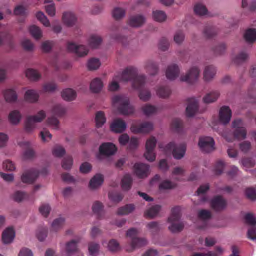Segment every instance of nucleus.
Here are the masks:
<instances>
[{
	"mask_svg": "<svg viewBox=\"0 0 256 256\" xmlns=\"http://www.w3.org/2000/svg\"><path fill=\"white\" fill-rule=\"evenodd\" d=\"M62 19L64 22L68 26H74L76 22V17L70 12H65L63 14Z\"/></svg>",
	"mask_w": 256,
	"mask_h": 256,
	"instance_id": "5701e85b",
	"label": "nucleus"
},
{
	"mask_svg": "<svg viewBox=\"0 0 256 256\" xmlns=\"http://www.w3.org/2000/svg\"><path fill=\"white\" fill-rule=\"evenodd\" d=\"M95 121L97 128H101L104 124L106 122V118L104 112L98 111L96 113Z\"/></svg>",
	"mask_w": 256,
	"mask_h": 256,
	"instance_id": "58836bf2",
	"label": "nucleus"
},
{
	"mask_svg": "<svg viewBox=\"0 0 256 256\" xmlns=\"http://www.w3.org/2000/svg\"><path fill=\"white\" fill-rule=\"evenodd\" d=\"M15 236V232L12 228H7L2 232V241L4 244L11 243Z\"/></svg>",
	"mask_w": 256,
	"mask_h": 256,
	"instance_id": "6ab92c4d",
	"label": "nucleus"
},
{
	"mask_svg": "<svg viewBox=\"0 0 256 256\" xmlns=\"http://www.w3.org/2000/svg\"><path fill=\"white\" fill-rule=\"evenodd\" d=\"M47 234L48 229L46 228H42L37 230L36 236L40 242H43L47 236Z\"/></svg>",
	"mask_w": 256,
	"mask_h": 256,
	"instance_id": "338daca9",
	"label": "nucleus"
},
{
	"mask_svg": "<svg viewBox=\"0 0 256 256\" xmlns=\"http://www.w3.org/2000/svg\"><path fill=\"white\" fill-rule=\"evenodd\" d=\"M111 38L121 43L124 46H126L128 45V39L125 36L119 34H112L111 36Z\"/></svg>",
	"mask_w": 256,
	"mask_h": 256,
	"instance_id": "5fc2aeb1",
	"label": "nucleus"
},
{
	"mask_svg": "<svg viewBox=\"0 0 256 256\" xmlns=\"http://www.w3.org/2000/svg\"><path fill=\"white\" fill-rule=\"evenodd\" d=\"M135 208L133 204H127L124 206L120 208L117 212L118 215H126L130 214L134 210Z\"/></svg>",
	"mask_w": 256,
	"mask_h": 256,
	"instance_id": "4c0bfd02",
	"label": "nucleus"
},
{
	"mask_svg": "<svg viewBox=\"0 0 256 256\" xmlns=\"http://www.w3.org/2000/svg\"><path fill=\"white\" fill-rule=\"evenodd\" d=\"M152 18L155 21L163 22L166 20V15L162 10H156L152 12Z\"/></svg>",
	"mask_w": 256,
	"mask_h": 256,
	"instance_id": "c03bdc74",
	"label": "nucleus"
},
{
	"mask_svg": "<svg viewBox=\"0 0 256 256\" xmlns=\"http://www.w3.org/2000/svg\"><path fill=\"white\" fill-rule=\"evenodd\" d=\"M146 68L150 71L152 76L156 74L158 72V64L152 61H148L146 65Z\"/></svg>",
	"mask_w": 256,
	"mask_h": 256,
	"instance_id": "3c124183",
	"label": "nucleus"
},
{
	"mask_svg": "<svg viewBox=\"0 0 256 256\" xmlns=\"http://www.w3.org/2000/svg\"><path fill=\"white\" fill-rule=\"evenodd\" d=\"M156 92L158 97L165 98L170 96L171 91L168 86H160L157 89Z\"/></svg>",
	"mask_w": 256,
	"mask_h": 256,
	"instance_id": "79ce46f5",
	"label": "nucleus"
},
{
	"mask_svg": "<svg viewBox=\"0 0 256 256\" xmlns=\"http://www.w3.org/2000/svg\"><path fill=\"white\" fill-rule=\"evenodd\" d=\"M216 72V68L213 66H206L204 72V78L206 81L212 80Z\"/></svg>",
	"mask_w": 256,
	"mask_h": 256,
	"instance_id": "cd10ccee",
	"label": "nucleus"
},
{
	"mask_svg": "<svg viewBox=\"0 0 256 256\" xmlns=\"http://www.w3.org/2000/svg\"><path fill=\"white\" fill-rule=\"evenodd\" d=\"M117 150L116 146L112 142H104L99 148V154L96 156L97 158L102 160V156H110L114 154Z\"/></svg>",
	"mask_w": 256,
	"mask_h": 256,
	"instance_id": "9d476101",
	"label": "nucleus"
},
{
	"mask_svg": "<svg viewBox=\"0 0 256 256\" xmlns=\"http://www.w3.org/2000/svg\"><path fill=\"white\" fill-rule=\"evenodd\" d=\"M218 32V28L212 25L208 24L206 26L203 34L204 36L208 39L213 38Z\"/></svg>",
	"mask_w": 256,
	"mask_h": 256,
	"instance_id": "412c9836",
	"label": "nucleus"
},
{
	"mask_svg": "<svg viewBox=\"0 0 256 256\" xmlns=\"http://www.w3.org/2000/svg\"><path fill=\"white\" fill-rule=\"evenodd\" d=\"M45 117L46 113L42 110L39 111L36 115L28 116L24 124L25 130L32 132L35 128L34 123L42 122Z\"/></svg>",
	"mask_w": 256,
	"mask_h": 256,
	"instance_id": "39448f33",
	"label": "nucleus"
},
{
	"mask_svg": "<svg viewBox=\"0 0 256 256\" xmlns=\"http://www.w3.org/2000/svg\"><path fill=\"white\" fill-rule=\"evenodd\" d=\"M24 98L26 101L31 102H36L38 98V94L35 90H28L26 92Z\"/></svg>",
	"mask_w": 256,
	"mask_h": 256,
	"instance_id": "7c9ffc66",
	"label": "nucleus"
},
{
	"mask_svg": "<svg viewBox=\"0 0 256 256\" xmlns=\"http://www.w3.org/2000/svg\"><path fill=\"white\" fill-rule=\"evenodd\" d=\"M102 42V38L96 34L91 35L88 40V44L89 46L92 48H98Z\"/></svg>",
	"mask_w": 256,
	"mask_h": 256,
	"instance_id": "bb28decb",
	"label": "nucleus"
},
{
	"mask_svg": "<svg viewBox=\"0 0 256 256\" xmlns=\"http://www.w3.org/2000/svg\"><path fill=\"white\" fill-rule=\"evenodd\" d=\"M28 195L24 192L20 190L16 191L12 196L13 200L16 202H21L24 199L26 198Z\"/></svg>",
	"mask_w": 256,
	"mask_h": 256,
	"instance_id": "13d9d810",
	"label": "nucleus"
},
{
	"mask_svg": "<svg viewBox=\"0 0 256 256\" xmlns=\"http://www.w3.org/2000/svg\"><path fill=\"white\" fill-rule=\"evenodd\" d=\"M126 128V124L121 119L114 120L110 126L111 130L116 133L124 132Z\"/></svg>",
	"mask_w": 256,
	"mask_h": 256,
	"instance_id": "a211bd4d",
	"label": "nucleus"
},
{
	"mask_svg": "<svg viewBox=\"0 0 256 256\" xmlns=\"http://www.w3.org/2000/svg\"><path fill=\"white\" fill-rule=\"evenodd\" d=\"M246 222L252 226H256V218L254 215L250 212L246 213L244 216Z\"/></svg>",
	"mask_w": 256,
	"mask_h": 256,
	"instance_id": "e2e57ef3",
	"label": "nucleus"
},
{
	"mask_svg": "<svg viewBox=\"0 0 256 256\" xmlns=\"http://www.w3.org/2000/svg\"><path fill=\"white\" fill-rule=\"evenodd\" d=\"M62 98L66 101H72L76 98V92L70 88H67L64 90L61 94Z\"/></svg>",
	"mask_w": 256,
	"mask_h": 256,
	"instance_id": "393cba45",
	"label": "nucleus"
},
{
	"mask_svg": "<svg viewBox=\"0 0 256 256\" xmlns=\"http://www.w3.org/2000/svg\"><path fill=\"white\" fill-rule=\"evenodd\" d=\"M200 70L198 68L193 66L186 75L181 76L180 80L189 84H193L198 80Z\"/></svg>",
	"mask_w": 256,
	"mask_h": 256,
	"instance_id": "f8f14e48",
	"label": "nucleus"
},
{
	"mask_svg": "<svg viewBox=\"0 0 256 256\" xmlns=\"http://www.w3.org/2000/svg\"><path fill=\"white\" fill-rule=\"evenodd\" d=\"M112 14L114 19L120 20L125 16L126 12L122 8L116 7L114 9Z\"/></svg>",
	"mask_w": 256,
	"mask_h": 256,
	"instance_id": "6e6d98bb",
	"label": "nucleus"
},
{
	"mask_svg": "<svg viewBox=\"0 0 256 256\" xmlns=\"http://www.w3.org/2000/svg\"><path fill=\"white\" fill-rule=\"evenodd\" d=\"M232 112L228 106H222L219 112V120L224 125L228 124L231 118Z\"/></svg>",
	"mask_w": 256,
	"mask_h": 256,
	"instance_id": "4468645a",
	"label": "nucleus"
},
{
	"mask_svg": "<svg viewBox=\"0 0 256 256\" xmlns=\"http://www.w3.org/2000/svg\"><path fill=\"white\" fill-rule=\"evenodd\" d=\"M188 104L186 109V115L188 118L193 117L198 108V102L196 98L192 97L186 99Z\"/></svg>",
	"mask_w": 256,
	"mask_h": 256,
	"instance_id": "9b49d317",
	"label": "nucleus"
},
{
	"mask_svg": "<svg viewBox=\"0 0 256 256\" xmlns=\"http://www.w3.org/2000/svg\"><path fill=\"white\" fill-rule=\"evenodd\" d=\"M244 194L248 198L252 200H256V190L253 188H246Z\"/></svg>",
	"mask_w": 256,
	"mask_h": 256,
	"instance_id": "bf43d9fd",
	"label": "nucleus"
},
{
	"mask_svg": "<svg viewBox=\"0 0 256 256\" xmlns=\"http://www.w3.org/2000/svg\"><path fill=\"white\" fill-rule=\"evenodd\" d=\"M234 138L238 140H244L246 138V130L244 127L237 128L232 132Z\"/></svg>",
	"mask_w": 256,
	"mask_h": 256,
	"instance_id": "e433bc0d",
	"label": "nucleus"
},
{
	"mask_svg": "<svg viewBox=\"0 0 256 256\" xmlns=\"http://www.w3.org/2000/svg\"><path fill=\"white\" fill-rule=\"evenodd\" d=\"M119 80L121 82H131L134 88L139 91L138 97L144 102L148 101L151 94L148 90H143L146 77L144 74H138V70L134 66H128L120 74Z\"/></svg>",
	"mask_w": 256,
	"mask_h": 256,
	"instance_id": "f257e3e1",
	"label": "nucleus"
},
{
	"mask_svg": "<svg viewBox=\"0 0 256 256\" xmlns=\"http://www.w3.org/2000/svg\"><path fill=\"white\" fill-rule=\"evenodd\" d=\"M161 209V206L159 204H156L151 206L146 212L145 214L148 217L154 218L156 216Z\"/></svg>",
	"mask_w": 256,
	"mask_h": 256,
	"instance_id": "de8ad7c7",
	"label": "nucleus"
},
{
	"mask_svg": "<svg viewBox=\"0 0 256 256\" xmlns=\"http://www.w3.org/2000/svg\"><path fill=\"white\" fill-rule=\"evenodd\" d=\"M4 96L8 102H14L17 100L18 96L16 92L12 89H8L4 91Z\"/></svg>",
	"mask_w": 256,
	"mask_h": 256,
	"instance_id": "c9c22d12",
	"label": "nucleus"
},
{
	"mask_svg": "<svg viewBox=\"0 0 256 256\" xmlns=\"http://www.w3.org/2000/svg\"><path fill=\"white\" fill-rule=\"evenodd\" d=\"M28 30L32 36L36 40H38L42 37V32L38 27L33 25L30 26Z\"/></svg>",
	"mask_w": 256,
	"mask_h": 256,
	"instance_id": "8fccbe9b",
	"label": "nucleus"
},
{
	"mask_svg": "<svg viewBox=\"0 0 256 256\" xmlns=\"http://www.w3.org/2000/svg\"><path fill=\"white\" fill-rule=\"evenodd\" d=\"M182 121L178 118H174L172 120L171 127L172 130L178 134L182 133L184 132L182 128Z\"/></svg>",
	"mask_w": 256,
	"mask_h": 256,
	"instance_id": "2f4dec72",
	"label": "nucleus"
},
{
	"mask_svg": "<svg viewBox=\"0 0 256 256\" xmlns=\"http://www.w3.org/2000/svg\"><path fill=\"white\" fill-rule=\"evenodd\" d=\"M132 178L130 174H126L121 180V187L124 191L129 190L132 187Z\"/></svg>",
	"mask_w": 256,
	"mask_h": 256,
	"instance_id": "4be33fe9",
	"label": "nucleus"
},
{
	"mask_svg": "<svg viewBox=\"0 0 256 256\" xmlns=\"http://www.w3.org/2000/svg\"><path fill=\"white\" fill-rule=\"evenodd\" d=\"M47 174L46 168H44L40 172L36 168H32L22 175L21 180L24 183L32 184L35 182L40 174L46 176Z\"/></svg>",
	"mask_w": 256,
	"mask_h": 256,
	"instance_id": "20e7f679",
	"label": "nucleus"
},
{
	"mask_svg": "<svg viewBox=\"0 0 256 256\" xmlns=\"http://www.w3.org/2000/svg\"><path fill=\"white\" fill-rule=\"evenodd\" d=\"M246 41L249 44L253 43L256 41V29L248 28L244 34Z\"/></svg>",
	"mask_w": 256,
	"mask_h": 256,
	"instance_id": "c756f323",
	"label": "nucleus"
},
{
	"mask_svg": "<svg viewBox=\"0 0 256 256\" xmlns=\"http://www.w3.org/2000/svg\"><path fill=\"white\" fill-rule=\"evenodd\" d=\"M149 169V165L142 162H136L134 165V172L139 178L147 177Z\"/></svg>",
	"mask_w": 256,
	"mask_h": 256,
	"instance_id": "ddd939ff",
	"label": "nucleus"
},
{
	"mask_svg": "<svg viewBox=\"0 0 256 256\" xmlns=\"http://www.w3.org/2000/svg\"><path fill=\"white\" fill-rule=\"evenodd\" d=\"M26 75L28 78L32 80H38L40 78V74L33 68H28L26 72Z\"/></svg>",
	"mask_w": 256,
	"mask_h": 256,
	"instance_id": "a18cd8bd",
	"label": "nucleus"
},
{
	"mask_svg": "<svg viewBox=\"0 0 256 256\" xmlns=\"http://www.w3.org/2000/svg\"><path fill=\"white\" fill-rule=\"evenodd\" d=\"M100 246L95 242H90L88 244V252L90 256H95L98 254Z\"/></svg>",
	"mask_w": 256,
	"mask_h": 256,
	"instance_id": "69168bd1",
	"label": "nucleus"
},
{
	"mask_svg": "<svg viewBox=\"0 0 256 256\" xmlns=\"http://www.w3.org/2000/svg\"><path fill=\"white\" fill-rule=\"evenodd\" d=\"M219 93L217 91H214L208 94L203 98V102L206 104H210L215 102L219 96Z\"/></svg>",
	"mask_w": 256,
	"mask_h": 256,
	"instance_id": "a19ab883",
	"label": "nucleus"
},
{
	"mask_svg": "<svg viewBox=\"0 0 256 256\" xmlns=\"http://www.w3.org/2000/svg\"><path fill=\"white\" fill-rule=\"evenodd\" d=\"M248 58V52L245 50H242L234 58L233 62L235 64L239 65L245 62Z\"/></svg>",
	"mask_w": 256,
	"mask_h": 256,
	"instance_id": "a878e982",
	"label": "nucleus"
},
{
	"mask_svg": "<svg viewBox=\"0 0 256 256\" xmlns=\"http://www.w3.org/2000/svg\"><path fill=\"white\" fill-rule=\"evenodd\" d=\"M148 242L144 238H134L132 240L130 246L132 250L146 245Z\"/></svg>",
	"mask_w": 256,
	"mask_h": 256,
	"instance_id": "72a5a7b5",
	"label": "nucleus"
},
{
	"mask_svg": "<svg viewBox=\"0 0 256 256\" xmlns=\"http://www.w3.org/2000/svg\"><path fill=\"white\" fill-rule=\"evenodd\" d=\"M210 205L214 211L220 212L226 208L227 202L222 196L218 195L211 198L210 201Z\"/></svg>",
	"mask_w": 256,
	"mask_h": 256,
	"instance_id": "1a4fd4ad",
	"label": "nucleus"
},
{
	"mask_svg": "<svg viewBox=\"0 0 256 256\" xmlns=\"http://www.w3.org/2000/svg\"><path fill=\"white\" fill-rule=\"evenodd\" d=\"M100 65V62L98 58H92L90 59L87 64V66L90 70L98 69Z\"/></svg>",
	"mask_w": 256,
	"mask_h": 256,
	"instance_id": "864d4df0",
	"label": "nucleus"
},
{
	"mask_svg": "<svg viewBox=\"0 0 256 256\" xmlns=\"http://www.w3.org/2000/svg\"><path fill=\"white\" fill-rule=\"evenodd\" d=\"M36 18L40 21L44 26H49L50 23L46 16L42 12H38L36 14Z\"/></svg>",
	"mask_w": 256,
	"mask_h": 256,
	"instance_id": "0e129e2a",
	"label": "nucleus"
},
{
	"mask_svg": "<svg viewBox=\"0 0 256 256\" xmlns=\"http://www.w3.org/2000/svg\"><path fill=\"white\" fill-rule=\"evenodd\" d=\"M146 22V18L142 14H136L130 16L129 18L128 24L133 28L141 26Z\"/></svg>",
	"mask_w": 256,
	"mask_h": 256,
	"instance_id": "f3484780",
	"label": "nucleus"
},
{
	"mask_svg": "<svg viewBox=\"0 0 256 256\" xmlns=\"http://www.w3.org/2000/svg\"><path fill=\"white\" fill-rule=\"evenodd\" d=\"M180 208L178 206L172 208L170 216L168 218V222L180 221Z\"/></svg>",
	"mask_w": 256,
	"mask_h": 256,
	"instance_id": "f704fd0d",
	"label": "nucleus"
},
{
	"mask_svg": "<svg viewBox=\"0 0 256 256\" xmlns=\"http://www.w3.org/2000/svg\"><path fill=\"white\" fill-rule=\"evenodd\" d=\"M112 100L114 105L118 106V110L120 114L128 116L134 112V107L130 104L129 98L125 95H115Z\"/></svg>",
	"mask_w": 256,
	"mask_h": 256,
	"instance_id": "f03ea898",
	"label": "nucleus"
},
{
	"mask_svg": "<svg viewBox=\"0 0 256 256\" xmlns=\"http://www.w3.org/2000/svg\"><path fill=\"white\" fill-rule=\"evenodd\" d=\"M134 133H148L153 129V124L150 122H144L138 126H132L130 128Z\"/></svg>",
	"mask_w": 256,
	"mask_h": 256,
	"instance_id": "2eb2a0df",
	"label": "nucleus"
},
{
	"mask_svg": "<svg viewBox=\"0 0 256 256\" xmlns=\"http://www.w3.org/2000/svg\"><path fill=\"white\" fill-rule=\"evenodd\" d=\"M103 87L102 80L98 78H94L90 84V90L94 93L99 92Z\"/></svg>",
	"mask_w": 256,
	"mask_h": 256,
	"instance_id": "b1692460",
	"label": "nucleus"
},
{
	"mask_svg": "<svg viewBox=\"0 0 256 256\" xmlns=\"http://www.w3.org/2000/svg\"><path fill=\"white\" fill-rule=\"evenodd\" d=\"M142 110L144 115L150 116L156 113L157 108L154 106L146 104L142 107Z\"/></svg>",
	"mask_w": 256,
	"mask_h": 256,
	"instance_id": "09e8293b",
	"label": "nucleus"
},
{
	"mask_svg": "<svg viewBox=\"0 0 256 256\" xmlns=\"http://www.w3.org/2000/svg\"><path fill=\"white\" fill-rule=\"evenodd\" d=\"M224 163L222 160L217 162L214 168V172L216 175L221 174L224 168Z\"/></svg>",
	"mask_w": 256,
	"mask_h": 256,
	"instance_id": "680f3d73",
	"label": "nucleus"
},
{
	"mask_svg": "<svg viewBox=\"0 0 256 256\" xmlns=\"http://www.w3.org/2000/svg\"><path fill=\"white\" fill-rule=\"evenodd\" d=\"M168 222L170 224L168 226V230L172 233L180 232L184 228V223L180 220Z\"/></svg>",
	"mask_w": 256,
	"mask_h": 256,
	"instance_id": "c85d7f7f",
	"label": "nucleus"
},
{
	"mask_svg": "<svg viewBox=\"0 0 256 256\" xmlns=\"http://www.w3.org/2000/svg\"><path fill=\"white\" fill-rule=\"evenodd\" d=\"M194 12L197 15L204 16L207 14L208 10L203 4H197L194 6Z\"/></svg>",
	"mask_w": 256,
	"mask_h": 256,
	"instance_id": "603ef678",
	"label": "nucleus"
},
{
	"mask_svg": "<svg viewBox=\"0 0 256 256\" xmlns=\"http://www.w3.org/2000/svg\"><path fill=\"white\" fill-rule=\"evenodd\" d=\"M72 158L71 156H68L64 158L62 162V166L66 170H69L71 168L72 165Z\"/></svg>",
	"mask_w": 256,
	"mask_h": 256,
	"instance_id": "774afa93",
	"label": "nucleus"
},
{
	"mask_svg": "<svg viewBox=\"0 0 256 256\" xmlns=\"http://www.w3.org/2000/svg\"><path fill=\"white\" fill-rule=\"evenodd\" d=\"M158 148L164 152H172L174 158L176 160H180L183 158L186 150V144H185L176 145L174 142H170L166 145L160 142L158 144Z\"/></svg>",
	"mask_w": 256,
	"mask_h": 256,
	"instance_id": "7ed1b4c3",
	"label": "nucleus"
},
{
	"mask_svg": "<svg viewBox=\"0 0 256 256\" xmlns=\"http://www.w3.org/2000/svg\"><path fill=\"white\" fill-rule=\"evenodd\" d=\"M65 153L66 151L64 148L60 146H55L52 150L53 156L57 158H62Z\"/></svg>",
	"mask_w": 256,
	"mask_h": 256,
	"instance_id": "052dcab7",
	"label": "nucleus"
},
{
	"mask_svg": "<svg viewBox=\"0 0 256 256\" xmlns=\"http://www.w3.org/2000/svg\"><path fill=\"white\" fill-rule=\"evenodd\" d=\"M198 146L202 152L210 153L214 150L215 142L212 137L202 136L199 138Z\"/></svg>",
	"mask_w": 256,
	"mask_h": 256,
	"instance_id": "423d86ee",
	"label": "nucleus"
},
{
	"mask_svg": "<svg viewBox=\"0 0 256 256\" xmlns=\"http://www.w3.org/2000/svg\"><path fill=\"white\" fill-rule=\"evenodd\" d=\"M157 143V140L154 136H152L146 141V152L144 156L148 161L152 162L156 159V154L154 152Z\"/></svg>",
	"mask_w": 256,
	"mask_h": 256,
	"instance_id": "0eeeda50",
	"label": "nucleus"
},
{
	"mask_svg": "<svg viewBox=\"0 0 256 256\" xmlns=\"http://www.w3.org/2000/svg\"><path fill=\"white\" fill-rule=\"evenodd\" d=\"M21 119V114L20 112L16 110L11 112L8 116V120L13 124H17L19 123Z\"/></svg>",
	"mask_w": 256,
	"mask_h": 256,
	"instance_id": "ea45409f",
	"label": "nucleus"
},
{
	"mask_svg": "<svg viewBox=\"0 0 256 256\" xmlns=\"http://www.w3.org/2000/svg\"><path fill=\"white\" fill-rule=\"evenodd\" d=\"M103 209L104 206L102 203L99 201H96L92 204V212L98 218L101 216Z\"/></svg>",
	"mask_w": 256,
	"mask_h": 256,
	"instance_id": "49530a36",
	"label": "nucleus"
},
{
	"mask_svg": "<svg viewBox=\"0 0 256 256\" xmlns=\"http://www.w3.org/2000/svg\"><path fill=\"white\" fill-rule=\"evenodd\" d=\"M180 69L176 64H172L168 66L166 71V78L170 80H175L178 77Z\"/></svg>",
	"mask_w": 256,
	"mask_h": 256,
	"instance_id": "dca6fc26",
	"label": "nucleus"
},
{
	"mask_svg": "<svg viewBox=\"0 0 256 256\" xmlns=\"http://www.w3.org/2000/svg\"><path fill=\"white\" fill-rule=\"evenodd\" d=\"M66 48L68 52L74 53L78 57H84L88 52V48L84 45H78L74 42H68Z\"/></svg>",
	"mask_w": 256,
	"mask_h": 256,
	"instance_id": "6e6552de",
	"label": "nucleus"
},
{
	"mask_svg": "<svg viewBox=\"0 0 256 256\" xmlns=\"http://www.w3.org/2000/svg\"><path fill=\"white\" fill-rule=\"evenodd\" d=\"M104 182V176L102 174H97L90 180L89 187L91 189H96L100 186Z\"/></svg>",
	"mask_w": 256,
	"mask_h": 256,
	"instance_id": "aec40b11",
	"label": "nucleus"
},
{
	"mask_svg": "<svg viewBox=\"0 0 256 256\" xmlns=\"http://www.w3.org/2000/svg\"><path fill=\"white\" fill-rule=\"evenodd\" d=\"M79 242L80 240H72L66 244V248L68 254H72L77 251V244Z\"/></svg>",
	"mask_w": 256,
	"mask_h": 256,
	"instance_id": "473e14b6",
	"label": "nucleus"
},
{
	"mask_svg": "<svg viewBox=\"0 0 256 256\" xmlns=\"http://www.w3.org/2000/svg\"><path fill=\"white\" fill-rule=\"evenodd\" d=\"M52 113L58 116H62L66 112V108L61 104L54 105L52 110Z\"/></svg>",
	"mask_w": 256,
	"mask_h": 256,
	"instance_id": "37998d69",
	"label": "nucleus"
},
{
	"mask_svg": "<svg viewBox=\"0 0 256 256\" xmlns=\"http://www.w3.org/2000/svg\"><path fill=\"white\" fill-rule=\"evenodd\" d=\"M226 46L224 43H221L212 48V52L216 56L221 55L225 52Z\"/></svg>",
	"mask_w": 256,
	"mask_h": 256,
	"instance_id": "4d7b16f0",
	"label": "nucleus"
}]
</instances>
